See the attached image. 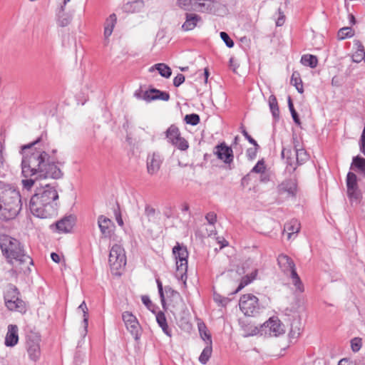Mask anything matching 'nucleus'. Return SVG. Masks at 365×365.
<instances>
[{
    "label": "nucleus",
    "mask_w": 365,
    "mask_h": 365,
    "mask_svg": "<svg viewBox=\"0 0 365 365\" xmlns=\"http://www.w3.org/2000/svg\"><path fill=\"white\" fill-rule=\"evenodd\" d=\"M48 135L42 132L35 140L21 146L19 153L22 155L21 168V175L24 177H33L36 175L39 179L58 180L63 177V172L56 155L57 149L47 150Z\"/></svg>",
    "instance_id": "nucleus-1"
},
{
    "label": "nucleus",
    "mask_w": 365,
    "mask_h": 365,
    "mask_svg": "<svg viewBox=\"0 0 365 365\" xmlns=\"http://www.w3.org/2000/svg\"><path fill=\"white\" fill-rule=\"evenodd\" d=\"M58 194L55 185L46 184L36 187L31 197L29 207L39 218H50L57 215Z\"/></svg>",
    "instance_id": "nucleus-2"
},
{
    "label": "nucleus",
    "mask_w": 365,
    "mask_h": 365,
    "mask_svg": "<svg viewBox=\"0 0 365 365\" xmlns=\"http://www.w3.org/2000/svg\"><path fill=\"white\" fill-rule=\"evenodd\" d=\"M0 248L9 264H13L16 261L19 264L27 262L33 264V259L26 254L19 240L7 235H0Z\"/></svg>",
    "instance_id": "nucleus-3"
},
{
    "label": "nucleus",
    "mask_w": 365,
    "mask_h": 365,
    "mask_svg": "<svg viewBox=\"0 0 365 365\" xmlns=\"http://www.w3.org/2000/svg\"><path fill=\"white\" fill-rule=\"evenodd\" d=\"M20 292L18 288L13 285H9V289L4 294L5 305L10 311L25 313L26 312V306L24 301L19 298Z\"/></svg>",
    "instance_id": "nucleus-4"
},
{
    "label": "nucleus",
    "mask_w": 365,
    "mask_h": 365,
    "mask_svg": "<svg viewBox=\"0 0 365 365\" xmlns=\"http://www.w3.org/2000/svg\"><path fill=\"white\" fill-rule=\"evenodd\" d=\"M0 193V202L6 206L16 207L20 212L22 208L21 195L16 189L9 185H4Z\"/></svg>",
    "instance_id": "nucleus-5"
},
{
    "label": "nucleus",
    "mask_w": 365,
    "mask_h": 365,
    "mask_svg": "<svg viewBox=\"0 0 365 365\" xmlns=\"http://www.w3.org/2000/svg\"><path fill=\"white\" fill-rule=\"evenodd\" d=\"M108 262L112 272L115 274H120L119 271L126 264L125 250L120 245H113L110 250Z\"/></svg>",
    "instance_id": "nucleus-6"
},
{
    "label": "nucleus",
    "mask_w": 365,
    "mask_h": 365,
    "mask_svg": "<svg viewBox=\"0 0 365 365\" xmlns=\"http://www.w3.org/2000/svg\"><path fill=\"white\" fill-rule=\"evenodd\" d=\"M173 254L176 260L177 272L180 274L181 279H187L188 251L185 246L177 242L173 248Z\"/></svg>",
    "instance_id": "nucleus-7"
},
{
    "label": "nucleus",
    "mask_w": 365,
    "mask_h": 365,
    "mask_svg": "<svg viewBox=\"0 0 365 365\" xmlns=\"http://www.w3.org/2000/svg\"><path fill=\"white\" fill-rule=\"evenodd\" d=\"M346 194L351 203L359 204L362 199V192L358 185V178L355 173L349 171L346 175Z\"/></svg>",
    "instance_id": "nucleus-8"
},
{
    "label": "nucleus",
    "mask_w": 365,
    "mask_h": 365,
    "mask_svg": "<svg viewBox=\"0 0 365 365\" xmlns=\"http://www.w3.org/2000/svg\"><path fill=\"white\" fill-rule=\"evenodd\" d=\"M239 305L241 311L246 316H254L259 313V299L252 294H243L240 297Z\"/></svg>",
    "instance_id": "nucleus-9"
},
{
    "label": "nucleus",
    "mask_w": 365,
    "mask_h": 365,
    "mask_svg": "<svg viewBox=\"0 0 365 365\" xmlns=\"http://www.w3.org/2000/svg\"><path fill=\"white\" fill-rule=\"evenodd\" d=\"M122 319L127 330L135 341H138L142 334V328L136 317L130 312H124L122 314Z\"/></svg>",
    "instance_id": "nucleus-10"
},
{
    "label": "nucleus",
    "mask_w": 365,
    "mask_h": 365,
    "mask_svg": "<svg viewBox=\"0 0 365 365\" xmlns=\"http://www.w3.org/2000/svg\"><path fill=\"white\" fill-rule=\"evenodd\" d=\"M278 195L287 194V197H295L297 192V180L294 177L283 180L277 187Z\"/></svg>",
    "instance_id": "nucleus-11"
},
{
    "label": "nucleus",
    "mask_w": 365,
    "mask_h": 365,
    "mask_svg": "<svg viewBox=\"0 0 365 365\" xmlns=\"http://www.w3.org/2000/svg\"><path fill=\"white\" fill-rule=\"evenodd\" d=\"M75 225V217L73 215H68L63 217L56 222L51 224L50 228L58 233L70 232Z\"/></svg>",
    "instance_id": "nucleus-12"
},
{
    "label": "nucleus",
    "mask_w": 365,
    "mask_h": 365,
    "mask_svg": "<svg viewBox=\"0 0 365 365\" xmlns=\"http://www.w3.org/2000/svg\"><path fill=\"white\" fill-rule=\"evenodd\" d=\"M217 158L222 160L226 164H230L233 161V152L230 147L227 146L225 143L217 145L213 151Z\"/></svg>",
    "instance_id": "nucleus-13"
},
{
    "label": "nucleus",
    "mask_w": 365,
    "mask_h": 365,
    "mask_svg": "<svg viewBox=\"0 0 365 365\" xmlns=\"http://www.w3.org/2000/svg\"><path fill=\"white\" fill-rule=\"evenodd\" d=\"M98 225L104 238H110L114 232L115 225L113 222L104 215L98 217Z\"/></svg>",
    "instance_id": "nucleus-14"
},
{
    "label": "nucleus",
    "mask_w": 365,
    "mask_h": 365,
    "mask_svg": "<svg viewBox=\"0 0 365 365\" xmlns=\"http://www.w3.org/2000/svg\"><path fill=\"white\" fill-rule=\"evenodd\" d=\"M163 163L162 156L159 153H153L147 157V170L148 174L154 175L160 170Z\"/></svg>",
    "instance_id": "nucleus-15"
},
{
    "label": "nucleus",
    "mask_w": 365,
    "mask_h": 365,
    "mask_svg": "<svg viewBox=\"0 0 365 365\" xmlns=\"http://www.w3.org/2000/svg\"><path fill=\"white\" fill-rule=\"evenodd\" d=\"M170 96L168 92L163 91L159 89L151 88L146 91L145 101L151 102L160 100L163 101H169Z\"/></svg>",
    "instance_id": "nucleus-16"
},
{
    "label": "nucleus",
    "mask_w": 365,
    "mask_h": 365,
    "mask_svg": "<svg viewBox=\"0 0 365 365\" xmlns=\"http://www.w3.org/2000/svg\"><path fill=\"white\" fill-rule=\"evenodd\" d=\"M264 326L269 328L270 334L274 336H279L285 332L284 324L275 317H271L264 324Z\"/></svg>",
    "instance_id": "nucleus-17"
},
{
    "label": "nucleus",
    "mask_w": 365,
    "mask_h": 365,
    "mask_svg": "<svg viewBox=\"0 0 365 365\" xmlns=\"http://www.w3.org/2000/svg\"><path fill=\"white\" fill-rule=\"evenodd\" d=\"M18 327L16 324H9L6 334L4 344L8 347H13L19 342Z\"/></svg>",
    "instance_id": "nucleus-18"
},
{
    "label": "nucleus",
    "mask_w": 365,
    "mask_h": 365,
    "mask_svg": "<svg viewBox=\"0 0 365 365\" xmlns=\"http://www.w3.org/2000/svg\"><path fill=\"white\" fill-rule=\"evenodd\" d=\"M277 263L282 272L285 274H288L290 269L295 266L292 259L284 254H280L278 256Z\"/></svg>",
    "instance_id": "nucleus-19"
},
{
    "label": "nucleus",
    "mask_w": 365,
    "mask_h": 365,
    "mask_svg": "<svg viewBox=\"0 0 365 365\" xmlns=\"http://www.w3.org/2000/svg\"><path fill=\"white\" fill-rule=\"evenodd\" d=\"M350 170L361 175L365 178V159L360 155H356L352 158V162L350 165Z\"/></svg>",
    "instance_id": "nucleus-20"
},
{
    "label": "nucleus",
    "mask_w": 365,
    "mask_h": 365,
    "mask_svg": "<svg viewBox=\"0 0 365 365\" xmlns=\"http://www.w3.org/2000/svg\"><path fill=\"white\" fill-rule=\"evenodd\" d=\"M19 211L16 207H11L4 205L2 202L0 203V220L4 221H9L14 219L18 214Z\"/></svg>",
    "instance_id": "nucleus-21"
},
{
    "label": "nucleus",
    "mask_w": 365,
    "mask_h": 365,
    "mask_svg": "<svg viewBox=\"0 0 365 365\" xmlns=\"http://www.w3.org/2000/svg\"><path fill=\"white\" fill-rule=\"evenodd\" d=\"M201 17L196 14L192 13H186L185 14V21L182 26V29L184 31H191L197 25V23L201 21Z\"/></svg>",
    "instance_id": "nucleus-22"
},
{
    "label": "nucleus",
    "mask_w": 365,
    "mask_h": 365,
    "mask_svg": "<svg viewBox=\"0 0 365 365\" xmlns=\"http://www.w3.org/2000/svg\"><path fill=\"white\" fill-rule=\"evenodd\" d=\"M292 151L291 149L283 148L281 153V156L282 158H286V168L285 171L289 173V174H292L297 169V167L294 164V160L292 157Z\"/></svg>",
    "instance_id": "nucleus-23"
},
{
    "label": "nucleus",
    "mask_w": 365,
    "mask_h": 365,
    "mask_svg": "<svg viewBox=\"0 0 365 365\" xmlns=\"http://www.w3.org/2000/svg\"><path fill=\"white\" fill-rule=\"evenodd\" d=\"M29 359L36 362L41 356L40 343H26Z\"/></svg>",
    "instance_id": "nucleus-24"
},
{
    "label": "nucleus",
    "mask_w": 365,
    "mask_h": 365,
    "mask_svg": "<svg viewBox=\"0 0 365 365\" xmlns=\"http://www.w3.org/2000/svg\"><path fill=\"white\" fill-rule=\"evenodd\" d=\"M257 273L258 270L255 269L250 274H247L242 277L237 288L234 292H232L231 294H237V292L241 291L245 287L252 283L256 279Z\"/></svg>",
    "instance_id": "nucleus-25"
},
{
    "label": "nucleus",
    "mask_w": 365,
    "mask_h": 365,
    "mask_svg": "<svg viewBox=\"0 0 365 365\" xmlns=\"http://www.w3.org/2000/svg\"><path fill=\"white\" fill-rule=\"evenodd\" d=\"M155 70H157L159 74L165 78H169L172 75L171 68L165 63H158L149 68V71L152 72Z\"/></svg>",
    "instance_id": "nucleus-26"
},
{
    "label": "nucleus",
    "mask_w": 365,
    "mask_h": 365,
    "mask_svg": "<svg viewBox=\"0 0 365 365\" xmlns=\"http://www.w3.org/2000/svg\"><path fill=\"white\" fill-rule=\"evenodd\" d=\"M294 155L296 156V162L294 164L296 167L304 164L309 160V155L304 148H298V145L294 143Z\"/></svg>",
    "instance_id": "nucleus-27"
},
{
    "label": "nucleus",
    "mask_w": 365,
    "mask_h": 365,
    "mask_svg": "<svg viewBox=\"0 0 365 365\" xmlns=\"http://www.w3.org/2000/svg\"><path fill=\"white\" fill-rule=\"evenodd\" d=\"M156 321L163 331L168 336H171V329L169 328L165 314L163 312L159 311L156 314Z\"/></svg>",
    "instance_id": "nucleus-28"
},
{
    "label": "nucleus",
    "mask_w": 365,
    "mask_h": 365,
    "mask_svg": "<svg viewBox=\"0 0 365 365\" xmlns=\"http://www.w3.org/2000/svg\"><path fill=\"white\" fill-rule=\"evenodd\" d=\"M117 21V17L115 14H112L106 19L104 26V36L105 38H108L113 33V28Z\"/></svg>",
    "instance_id": "nucleus-29"
},
{
    "label": "nucleus",
    "mask_w": 365,
    "mask_h": 365,
    "mask_svg": "<svg viewBox=\"0 0 365 365\" xmlns=\"http://www.w3.org/2000/svg\"><path fill=\"white\" fill-rule=\"evenodd\" d=\"M165 135L168 141L171 144H173L176 140H178V138L181 137L180 130L175 125H171L167 129Z\"/></svg>",
    "instance_id": "nucleus-30"
},
{
    "label": "nucleus",
    "mask_w": 365,
    "mask_h": 365,
    "mask_svg": "<svg viewBox=\"0 0 365 365\" xmlns=\"http://www.w3.org/2000/svg\"><path fill=\"white\" fill-rule=\"evenodd\" d=\"M300 230V223L297 220L292 219L284 225V230L288 233V239H290L292 235L297 233Z\"/></svg>",
    "instance_id": "nucleus-31"
},
{
    "label": "nucleus",
    "mask_w": 365,
    "mask_h": 365,
    "mask_svg": "<svg viewBox=\"0 0 365 365\" xmlns=\"http://www.w3.org/2000/svg\"><path fill=\"white\" fill-rule=\"evenodd\" d=\"M269 106L274 119L277 121L279 119V108L275 96L271 95L269 97Z\"/></svg>",
    "instance_id": "nucleus-32"
},
{
    "label": "nucleus",
    "mask_w": 365,
    "mask_h": 365,
    "mask_svg": "<svg viewBox=\"0 0 365 365\" xmlns=\"http://www.w3.org/2000/svg\"><path fill=\"white\" fill-rule=\"evenodd\" d=\"M198 331L201 339L205 341L206 344H212V336L204 322L197 324Z\"/></svg>",
    "instance_id": "nucleus-33"
},
{
    "label": "nucleus",
    "mask_w": 365,
    "mask_h": 365,
    "mask_svg": "<svg viewBox=\"0 0 365 365\" xmlns=\"http://www.w3.org/2000/svg\"><path fill=\"white\" fill-rule=\"evenodd\" d=\"M300 62L304 66L314 68L318 65V58L316 56L312 54H304L302 56Z\"/></svg>",
    "instance_id": "nucleus-34"
},
{
    "label": "nucleus",
    "mask_w": 365,
    "mask_h": 365,
    "mask_svg": "<svg viewBox=\"0 0 365 365\" xmlns=\"http://www.w3.org/2000/svg\"><path fill=\"white\" fill-rule=\"evenodd\" d=\"M206 346L203 349L202 353L199 356V361L202 364H206L209 361L212 352V344H206Z\"/></svg>",
    "instance_id": "nucleus-35"
},
{
    "label": "nucleus",
    "mask_w": 365,
    "mask_h": 365,
    "mask_svg": "<svg viewBox=\"0 0 365 365\" xmlns=\"http://www.w3.org/2000/svg\"><path fill=\"white\" fill-rule=\"evenodd\" d=\"M301 334L300 322L299 321H293L291 323V328L289 332V337L290 340H296Z\"/></svg>",
    "instance_id": "nucleus-36"
},
{
    "label": "nucleus",
    "mask_w": 365,
    "mask_h": 365,
    "mask_svg": "<svg viewBox=\"0 0 365 365\" xmlns=\"http://www.w3.org/2000/svg\"><path fill=\"white\" fill-rule=\"evenodd\" d=\"M211 9V3L209 0H197L195 11L205 12Z\"/></svg>",
    "instance_id": "nucleus-37"
},
{
    "label": "nucleus",
    "mask_w": 365,
    "mask_h": 365,
    "mask_svg": "<svg viewBox=\"0 0 365 365\" xmlns=\"http://www.w3.org/2000/svg\"><path fill=\"white\" fill-rule=\"evenodd\" d=\"M287 103H288L289 110L290 111V113H291V115L292 117V119H293L294 122L297 125H301V120L299 119V115H298L297 112L294 109V105H293V102H292V100L290 96L288 97Z\"/></svg>",
    "instance_id": "nucleus-38"
},
{
    "label": "nucleus",
    "mask_w": 365,
    "mask_h": 365,
    "mask_svg": "<svg viewBox=\"0 0 365 365\" xmlns=\"http://www.w3.org/2000/svg\"><path fill=\"white\" fill-rule=\"evenodd\" d=\"M197 0H178V5L186 11H194Z\"/></svg>",
    "instance_id": "nucleus-39"
},
{
    "label": "nucleus",
    "mask_w": 365,
    "mask_h": 365,
    "mask_svg": "<svg viewBox=\"0 0 365 365\" xmlns=\"http://www.w3.org/2000/svg\"><path fill=\"white\" fill-rule=\"evenodd\" d=\"M354 36V31L351 27H343L338 31V38L344 40L346 38H350Z\"/></svg>",
    "instance_id": "nucleus-40"
},
{
    "label": "nucleus",
    "mask_w": 365,
    "mask_h": 365,
    "mask_svg": "<svg viewBox=\"0 0 365 365\" xmlns=\"http://www.w3.org/2000/svg\"><path fill=\"white\" fill-rule=\"evenodd\" d=\"M78 310L82 311L83 316V324L86 331H87L88 323V309L86 302L83 301L78 307Z\"/></svg>",
    "instance_id": "nucleus-41"
},
{
    "label": "nucleus",
    "mask_w": 365,
    "mask_h": 365,
    "mask_svg": "<svg viewBox=\"0 0 365 365\" xmlns=\"http://www.w3.org/2000/svg\"><path fill=\"white\" fill-rule=\"evenodd\" d=\"M157 213H159V212H157L155 208L151 207L150 205H145V215L148 217V221L154 222L155 221V216Z\"/></svg>",
    "instance_id": "nucleus-42"
},
{
    "label": "nucleus",
    "mask_w": 365,
    "mask_h": 365,
    "mask_svg": "<svg viewBox=\"0 0 365 365\" xmlns=\"http://www.w3.org/2000/svg\"><path fill=\"white\" fill-rule=\"evenodd\" d=\"M184 120L187 124L196 125L200 123V115L196 113L187 114L185 116Z\"/></svg>",
    "instance_id": "nucleus-43"
},
{
    "label": "nucleus",
    "mask_w": 365,
    "mask_h": 365,
    "mask_svg": "<svg viewBox=\"0 0 365 365\" xmlns=\"http://www.w3.org/2000/svg\"><path fill=\"white\" fill-rule=\"evenodd\" d=\"M26 343H40L41 335L38 332L30 331L26 334Z\"/></svg>",
    "instance_id": "nucleus-44"
},
{
    "label": "nucleus",
    "mask_w": 365,
    "mask_h": 365,
    "mask_svg": "<svg viewBox=\"0 0 365 365\" xmlns=\"http://www.w3.org/2000/svg\"><path fill=\"white\" fill-rule=\"evenodd\" d=\"M22 176L24 178L23 175ZM34 176H36L35 179H32L31 177H25V179L21 180V184L23 185L24 189H26L27 190H31V188L34 185L36 180H40L39 178H37L36 175H35Z\"/></svg>",
    "instance_id": "nucleus-45"
},
{
    "label": "nucleus",
    "mask_w": 365,
    "mask_h": 365,
    "mask_svg": "<svg viewBox=\"0 0 365 365\" xmlns=\"http://www.w3.org/2000/svg\"><path fill=\"white\" fill-rule=\"evenodd\" d=\"M156 283H157L158 294H159V296L160 298V302H161L162 306H163V309H166V302H165V294H164V290H163L162 282L159 279H156Z\"/></svg>",
    "instance_id": "nucleus-46"
},
{
    "label": "nucleus",
    "mask_w": 365,
    "mask_h": 365,
    "mask_svg": "<svg viewBox=\"0 0 365 365\" xmlns=\"http://www.w3.org/2000/svg\"><path fill=\"white\" fill-rule=\"evenodd\" d=\"M142 302L144 305L153 313H155L157 306L154 304L150 300V297L147 295H143L141 297Z\"/></svg>",
    "instance_id": "nucleus-47"
},
{
    "label": "nucleus",
    "mask_w": 365,
    "mask_h": 365,
    "mask_svg": "<svg viewBox=\"0 0 365 365\" xmlns=\"http://www.w3.org/2000/svg\"><path fill=\"white\" fill-rule=\"evenodd\" d=\"M176 148H178L180 150H186L189 148L188 142L184 138L180 137L176 140L173 144Z\"/></svg>",
    "instance_id": "nucleus-48"
},
{
    "label": "nucleus",
    "mask_w": 365,
    "mask_h": 365,
    "mask_svg": "<svg viewBox=\"0 0 365 365\" xmlns=\"http://www.w3.org/2000/svg\"><path fill=\"white\" fill-rule=\"evenodd\" d=\"M221 39L224 41L228 48H232L235 45L233 40L230 37L227 33L221 31L220 34Z\"/></svg>",
    "instance_id": "nucleus-49"
},
{
    "label": "nucleus",
    "mask_w": 365,
    "mask_h": 365,
    "mask_svg": "<svg viewBox=\"0 0 365 365\" xmlns=\"http://www.w3.org/2000/svg\"><path fill=\"white\" fill-rule=\"evenodd\" d=\"M266 170V167L264 165V161L263 159L259 160L257 164L252 168L251 170V173H263Z\"/></svg>",
    "instance_id": "nucleus-50"
},
{
    "label": "nucleus",
    "mask_w": 365,
    "mask_h": 365,
    "mask_svg": "<svg viewBox=\"0 0 365 365\" xmlns=\"http://www.w3.org/2000/svg\"><path fill=\"white\" fill-rule=\"evenodd\" d=\"M304 299L300 297H296L294 304L290 309H286V311L290 312H297L303 306Z\"/></svg>",
    "instance_id": "nucleus-51"
},
{
    "label": "nucleus",
    "mask_w": 365,
    "mask_h": 365,
    "mask_svg": "<svg viewBox=\"0 0 365 365\" xmlns=\"http://www.w3.org/2000/svg\"><path fill=\"white\" fill-rule=\"evenodd\" d=\"M362 343L361 339L359 337H355L351 340V347L354 352H358L361 348Z\"/></svg>",
    "instance_id": "nucleus-52"
},
{
    "label": "nucleus",
    "mask_w": 365,
    "mask_h": 365,
    "mask_svg": "<svg viewBox=\"0 0 365 365\" xmlns=\"http://www.w3.org/2000/svg\"><path fill=\"white\" fill-rule=\"evenodd\" d=\"M71 21V16L68 14H63V15L60 16L58 20V24L61 27H65L68 26Z\"/></svg>",
    "instance_id": "nucleus-53"
},
{
    "label": "nucleus",
    "mask_w": 365,
    "mask_h": 365,
    "mask_svg": "<svg viewBox=\"0 0 365 365\" xmlns=\"http://www.w3.org/2000/svg\"><path fill=\"white\" fill-rule=\"evenodd\" d=\"M259 149V145L258 147L250 148L246 151L247 157L249 160H252L257 156V152Z\"/></svg>",
    "instance_id": "nucleus-54"
},
{
    "label": "nucleus",
    "mask_w": 365,
    "mask_h": 365,
    "mask_svg": "<svg viewBox=\"0 0 365 365\" xmlns=\"http://www.w3.org/2000/svg\"><path fill=\"white\" fill-rule=\"evenodd\" d=\"M302 82L300 75L298 72L294 71L291 77V84H292L294 86H297Z\"/></svg>",
    "instance_id": "nucleus-55"
},
{
    "label": "nucleus",
    "mask_w": 365,
    "mask_h": 365,
    "mask_svg": "<svg viewBox=\"0 0 365 365\" xmlns=\"http://www.w3.org/2000/svg\"><path fill=\"white\" fill-rule=\"evenodd\" d=\"M185 76L182 73H178L173 79V86L175 87H179L185 82Z\"/></svg>",
    "instance_id": "nucleus-56"
},
{
    "label": "nucleus",
    "mask_w": 365,
    "mask_h": 365,
    "mask_svg": "<svg viewBox=\"0 0 365 365\" xmlns=\"http://www.w3.org/2000/svg\"><path fill=\"white\" fill-rule=\"evenodd\" d=\"M205 219L210 225H215L217 222V215L214 212H210L205 215Z\"/></svg>",
    "instance_id": "nucleus-57"
},
{
    "label": "nucleus",
    "mask_w": 365,
    "mask_h": 365,
    "mask_svg": "<svg viewBox=\"0 0 365 365\" xmlns=\"http://www.w3.org/2000/svg\"><path fill=\"white\" fill-rule=\"evenodd\" d=\"M242 133L244 135V137L249 141L250 143L253 145L255 147H258L257 141L253 138H252L251 135H249V133L244 128L242 130Z\"/></svg>",
    "instance_id": "nucleus-58"
},
{
    "label": "nucleus",
    "mask_w": 365,
    "mask_h": 365,
    "mask_svg": "<svg viewBox=\"0 0 365 365\" xmlns=\"http://www.w3.org/2000/svg\"><path fill=\"white\" fill-rule=\"evenodd\" d=\"M215 302L220 304L222 306L225 307L230 302V299L227 297H222L220 295H217L215 297Z\"/></svg>",
    "instance_id": "nucleus-59"
},
{
    "label": "nucleus",
    "mask_w": 365,
    "mask_h": 365,
    "mask_svg": "<svg viewBox=\"0 0 365 365\" xmlns=\"http://www.w3.org/2000/svg\"><path fill=\"white\" fill-rule=\"evenodd\" d=\"M165 292L168 297H175V296L179 295V293L170 286L165 287Z\"/></svg>",
    "instance_id": "nucleus-60"
},
{
    "label": "nucleus",
    "mask_w": 365,
    "mask_h": 365,
    "mask_svg": "<svg viewBox=\"0 0 365 365\" xmlns=\"http://www.w3.org/2000/svg\"><path fill=\"white\" fill-rule=\"evenodd\" d=\"M146 91H143L142 90V88L140 87L138 90H136L134 93V96L138 99H141L145 101V96Z\"/></svg>",
    "instance_id": "nucleus-61"
},
{
    "label": "nucleus",
    "mask_w": 365,
    "mask_h": 365,
    "mask_svg": "<svg viewBox=\"0 0 365 365\" xmlns=\"http://www.w3.org/2000/svg\"><path fill=\"white\" fill-rule=\"evenodd\" d=\"M289 274H290V277L292 279V282H294V280H297L299 282L300 278L297 273L295 266L290 269Z\"/></svg>",
    "instance_id": "nucleus-62"
},
{
    "label": "nucleus",
    "mask_w": 365,
    "mask_h": 365,
    "mask_svg": "<svg viewBox=\"0 0 365 365\" xmlns=\"http://www.w3.org/2000/svg\"><path fill=\"white\" fill-rule=\"evenodd\" d=\"M293 284L295 286L297 290H298L300 293L304 291V287L302 282L299 279V282L297 280L293 282Z\"/></svg>",
    "instance_id": "nucleus-63"
},
{
    "label": "nucleus",
    "mask_w": 365,
    "mask_h": 365,
    "mask_svg": "<svg viewBox=\"0 0 365 365\" xmlns=\"http://www.w3.org/2000/svg\"><path fill=\"white\" fill-rule=\"evenodd\" d=\"M338 365H352V362L349 359L344 358L339 361Z\"/></svg>",
    "instance_id": "nucleus-64"
}]
</instances>
